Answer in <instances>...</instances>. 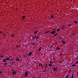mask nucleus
I'll use <instances>...</instances> for the list:
<instances>
[{"label": "nucleus", "mask_w": 78, "mask_h": 78, "mask_svg": "<svg viewBox=\"0 0 78 78\" xmlns=\"http://www.w3.org/2000/svg\"><path fill=\"white\" fill-rule=\"evenodd\" d=\"M9 60V61H11V60H9V59L8 58H6L5 59H3V61L4 62H6V61H8Z\"/></svg>", "instance_id": "1"}, {"label": "nucleus", "mask_w": 78, "mask_h": 78, "mask_svg": "<svg viewBox=\"0 0 78 78\" xmlns=\"http://www.w3.org/2000/svg\"><path fill=\"white\" fill-rule=\"evenodd\" d=\"M55 33H56L55 31H53L51 32V34L52 35H53V34H55Z\"/></svg>", "instance_id": "2"}, {"label": "nucleus", "mask_w": 78, "mask_h": 78, "mask_svg": "<svg viewBox=\"0 0 78 78\" xmlns=\"http://www.w3.org/2000/svg\"><path fill=\"white\" fill-rule=\"evenodd\" d=\"M28 72H26L25 73V77H28Z\"/></svg>", "instance_id": "3"}, {"label": "nucleus", "mask_w": 78, "mask_h": 78, "mask_svg": "<svg viewBox=\"0 0 78 78\" xmlns=\"http://www.w3.org/2000/svg\"><path fill=\"white\" fill-rule=\"evenodd\" d=\"M16 72L14 71L12 74V75H15L16 74Z\"/></svg>", "instance_id": "4"}, {"label": "nucleus", "mask_w": 78, "mask_h": 78, "mask_svg": "<svg viewBox=\"0 0 78 78\" xmlns=\"http://www.w3.org/2000/svg\"><path fill=\"white\" fill-rule=\"evenodd\" d=\"M0 58H4V55H0Z\"/></svg>", "instance_id": "5"}, {"label": "nucleus", "mask_w": 78, "mask_h": 78, "mask_svg": "<svg viewBox=\"0 0 78 78\" xmlns=\"http://www.w3.org/2000/svg\"><path fill=\"white\" fill-rule=\"evenodd\" d=\"M62 43H63L64 45L66 44V42H64V41H62Z\"/></svg>", "instance_id": "6"}, {"label": "nucleus", "mask_w": 78, "mask_h": 78, "mask_svg": "<svg viewBox=\"0 0 78 78\" xmlns=\"http://www.w3.org/2000/svg\"><path fill=\"white\" fill-rule=\"evenodd\" d=\"M50 31H46V32H45L44 34H47V33H49Z\"/></svg>", "instance_id": "7"}, {"label": "nucleus", "mask_w": 78, "mask_h": 78, "mask_svg": "<svg viewBox=\"0 0 78 78\" xmlns=\"http://www.w3.org/2000/svg\"><path fill=\"white\" fill-rule=\"evenodd\" d=\"M32 54V52H30L29 54V56H31V55Z\"/></svg>", "instance_id": "8"}, {"label": "nucleus", "mask_w": 78, "mask_h": 78, "mask_svg": "<svg viewBox=\"0 0 78 78\" xmlns=\"http://www.w3.org/2000/svg\"><path fill=\"white\" fill-rule=\"evenodd\" d=\"M56 50H60V48H59L57 47L56 48Z\"/></svg>", "instance_id": "9"}, {"label": "nucleus", "mask_w": 78, "mask_h": 78, "mask_svg": "<svg viewBox=\"0 0 78 78\" xmlns=\"http://www.w3.org/2000/svg\"><path fill=\"white\" fill-rule=\"evenodd\" d=\"M38 33V31H35V33H34V34H37V33Z\"/></svg>", "instance_id": "10"}, {"label": "nucleus", "mask_w": 78, "mask_h": 78, "mask_svg": "<svg viewBox=\"0 0 78 78\" xmlns=\"http://www.w3.org/2000/svg\"><path fill=\"white\" fill-rule=\"evenodd\" d=\"M48 66H49L51 67V66H52V64H48Z\"/></svg>", "instance_id": "11"}, {"label": "nucleus", "mask_w": 78, "mask_h": 78, "mask_svg": "<svg viewBox=\"0 0 78 78\" xmlns=\"http://www.w3.org/2000/svg\"><path fill=\"white\" fill-rule=\"evenodd\" d=\"M53 70H54V71H56V68H53Z\"/></svg>", "instance_id": "12"}, {"label": "nucleus", "mask_w": 78, "mask_h": 78, "mask_svg": "<svg viewBox=\"0 0 78 78\" xmlns=\"http://www.w3.org/2000/svg\"><path fill=\"white\" fill-rule=\"evenodd\" d=\"M41 48H42V47H40L39 49V51H41Z\"/></svg>", "instance_id": "13"}, {"label": "nucleus", "mask_w": 78, "mask_h": 78, "mask_svg": "<svg viewBox=\"0 0 78 78\" xmlns=\"http://www.w3.org/2000/svg\"><path fill=\"white\" fill-rule=\"evenodd\" d=\"M14 64V62H13L12 63V64H11V65L12 66V65H13V64Z\"/></svg>", "instance_id": "14"}, {"label": "nucleus", "mask_w": 78, "mask_h": 78, "mask_svg": "<svg viewBox=\"0 0 78 78\" xmlns=\"http://www.w3.org/2000/svg\"><path fill=\"white\" fill-rule=\"evenodd\" d=\"M3 64H4V65H5V66H6V65H7V63L5 62Z\"/></svg>", "instance_id": "15"}, {"label": "nucleus", "mask_w": 78, "mask_h": 78, "mask_svg": "<svg viewBox=\"0 0 78 78\" xmlns=\"http://www.w3.org/2000/svg\"><path fill=\"white\" fill-rule=\"evenodd\" d=\"M33 78H37V77L36 76H34L33 77Z\"/></svg>", "instance_id": "16"}, {"label": "nucleus", "mask_w": 78, "mask_h": 78, "mask_svg": "<svg viewBox=\"0 0 78 78\" xmlns=\"http://www.w3.org/2000/svg\"><path fill=\"white\" fill-rule=\"evenodd\" d=\"M65 27V26L64 25H63L62 26V30H63V28H64V27Z\"/></svg>", "instance_id": "17"}, {"label": "nucleus", "mask_w": 78, "mask_h": 78, "mask_svg": "<svg viewBox=\"0 0 78 78\" xmlns=\"http://www.w3.org/2000/svg\"><path fill=\"white\" fill-rule=\"evenodd\" d=\"M74 23L76 24V23H78V22L77 21H74Z\"/></svg>", "instance_id": "18"}, {"label": "nucleus", "mask_w": 78, "mask_h": 78, "mask_svg": "<svg viewBox=\"0 0 78 78\" xmlns=\"http://www.w3.org/2000/svg\"><path fill=\"white\" fill-rule=\"evenodd\" d=\"M41 66L42 67V68H43V66H42V65L41 64H40L39 66Z\"/></svg>", "instance_id": "19"}, {"label": "nucleus", "mask_w": 78, "mask_h": 78, "mask_svg": "<svg viewBox=\"0 0 78 78\" xmlns=\"http://www.w3.org/2000/svg\"><path fill=\"white\" fill-rule=\"evenodd\" d=\"M53 30H54V31H56V29H53Z\"/></svg>", "instance_id": "20"}, {"label": "nucleus", "mask_w": 78, "mask_h": 78, "mask_svg": "<svg viewBox=\"0 0 78 78\" xmlns=\"http://www.w3.org/2000/svg\"><path fill=\"white\" fill-rule=\"evenodd\" d=\"M74 66H76V65L75 64H73V65L72 66V67H73Z\"/></svg>", "instance_id": "21"}, {"label": "nucleus", "mask_w": 78, "mask_h": 78, "mask_svg": "<svg viewBox=\"0 0 78 78\" xmlns=\"http://www.w3.org/2000/svg\"><path fill=\"white\" fill-rule=\"evenodd\" d=\"M57 35H58V34H55L54 35V37H55V36H57Z\"/></svg>", "instance_id": "22"}, {"label": "nucleus", "mask_w": 78, "mask_h": 78, "mask_svg": "<svg viewBox=\"0 0 78 78\" xmlns=\"http://www.w3.org/2000/svg\"><path fill=\"white\" fill-rule=\"evenodd\" d=\"M19 60V58H17L16 59V61H18Z\"/></svg>", "instance_id": "23"}, {"label": "nucleus", "mask_w": 78, "mask_h": 78, "mask_svg": "<svg viewBox=\"0 0 78 78\" xmlns=\"http://www.w3.org/2000/svg\"><path fill=\"white\" fill-rule=\"evenodd\" d=\"M25 16H23L22 18V19H25Z\"/></svg>", "instance_id": "24"}, {"label": "nucleus", "mask_w": 78, "mask_h": 78, "mask_svg": "<svg viewBox=\"0 0 78 78\" xmlns=\"http://www.w3.org/2000/svg\"><path fill=\"white\" fill-rule=\"evenodd\" d=\"M57 31L58 32V31H60V29H58L57 30Z\"/></svg>", "instance_id": "25"}, {"label": "nucleus", "mask_w": 78, "mask_h": 78, "mask_svg": "<svg viewBox=\"0 0 78 78\" xmlns=\"http://www.w3.org/2000/svg\"><path fill=\"white\" fill-rule=\"evenodd\" d=\"M36 37H37V36H35L34 37V39H35V38H36Z\"/></svg>", "instance_id": "26"}, {"label": "nucleus", "mask_w": 78, "mask_h": 78, "mask_svg": "<svg viewBox=\"0 0 78 78\" xmlns=\"http://www.w3.org/2000/svg\"><path fill=\"white\" fill-rule=\"evenodd\" d=\"M47 65H48V64H46V67L47 68H48V67H47Z\"/></svg>", "instance_id": "27"}, {"label": "nucleus", "mask_w": 78, "mask_h": 78, "mask_svg": "<svg viewBox=\"0 0 78 78\" xmlns=\"http://www.w3.org/2000/svg\"><path fill=\"white\" fill-rule=\"evenodd\" d=\"M67 26H72V24L68 25Z\"/></svg>", "instance_id": "28"}, {"label": "nucleus", "mask_w": 78, "mask_h": 78, "mask_svg": "<svg viewBox=\"0 0 78 78\" xmlns=\"http://www.w3.org/2000/svg\"><path fill=\"white\" fill-rule=\"evenodd\" d=\"M38 37H39L38 36H37L35 38V39H37V38H38Z\"/></svg>", "instance_id": "29"}, {"label": "nucleus", "mask_w": 78, "mask_h": 78, "mask_svg": "<svg viewBox=\"0 0 78 78\" xmlns=\"http://www.w3.org/2000/svg\"><path fill=\"white\" fill-rule=\"evenodd\" d=\"M51 18H53V15H52L51 16Z\"/></svg>", "instance_id": "30"}, {"label": "nucleus", "mask_w": 78, "mask_h": 78, "mask_svg": "<svg viewBox=\"0 0 78 78\" xmlns=\"http://www.w3.org/2000/svg\"><path fill=\"white\" fill-rule=\"evenodd\" d=\"M78 61L76 62L75 63V64H78Z\"/></svg>", "instance_id": "31"}, {"label": "nucleus", "mask_w": 78, "mask_h": 78, "mask_svg": "<svg viewBox=\"0 0 78 78\" xmlns=\"http://www.w3.org/2000/svg\"><path fill=\"white\" fill-rule=\"evenodd\" d=\"M68 77H69V76L67 75L66 78H68Z\"/></svg>", "instance_id": "32"}, {"label": "nucleus", "mask_w": 78, "mask_h": 78, "mask_svg": "<svg viewBox=\"0 0 78 78\" xmlns=\"http://www.w3.org/2000/svg\"><path fill=\"white\" fill-rule=\"evenodd\" d=\"M2 31H1L0 32V33H1V34H2Z\"/></svg>", "instance_id": "33"}, {"label": "nucleus", "mask_w": 78, "mask_h": 78, "mask_svg": "<svg viewBox=\"0 0 78 78\" xmlns=\"http://www.w3.org/2000/svg\"><path fill=\"white\" fill-rule=\"evenodd\" d=\"M62 53H61L60 54V56H62Z\"/></svg>", "instance_id": "34"}, {"label": "nucleus", "mask_w": 78, "mask_h": 78, "mask_svg": "<svg viewBox=\"0 0 78 78\" xmlns=\"http://www.w3.org/2000/svg\"><path fill=\"white\" fill-rule=\"evenodd\" d=\"M58 62H59V63H61L62 62H61V61H59Z\"/></svg>", "instance_id": "35"}, {"label": "nucleus", "mask_w": 78, "mask_h": 78, "mask_svg": "<svg viewBox=\"0 0 78 78\" xmlns=\"http://www.w3.org/2000/svg\"><path fill=\"white\" fill-rule=\"evenodd\" d=\"M14 35H12V37H14Z\"/></svg>", "instance_id": "36"}, {"label": "nucleus", "mask_w": 78, "mask_h": 78, "mask_svg": "<svg viewBox=\"0 0 78 78\" xmlns=\"http://www.w3.org/2000/svg\"><path fill=\"white\" fill-rule=\"evenodd\" d=\"M71 72V70H70L69 72V73H70Z\"/></svg>", "instance_id": "37"}, {"label": "nucleus", "mask_w": 78, "mask_h": 78, "mask_svg": "<svg viewBox=\"0 0 78 78\" xmlns=\"http://www.w3.org/2000/svg\"><path fill=\"white\" fill-rule=\"evenodd\" d=\"M50 64H51V63H52V62H50Z\"/></svg>", "instance_id": "38"}, {"label": "nucleus", "mask_w": 78, "mask_h": 78, "mask_svg": "<svg viewBox=\"0 0 78 78\" xmlns=\"http://www.w3.org/2000/svg\"><path fill=\"white\" fill-rule=\"evenodd\" d=\"M12 71H13V72H15L14 70L13 69H12Z\"/></svg>", "instance_id": "39"}, {"label": "nucleus", "mask_w": 78, "mask_h": 78, "mask_svg": "<svg viewBox=\"0 0 78 78\" xmlns=\"http://www.w3.org/2000/svg\"><path fill=\"white\" fill-rule=\"evenodd\" d=\"M2 73V72L0 71V73Z\"/></svg>", "instance_id": "40"}, {"label": "nucleus", "mask_w": 78, "mask_h": 78, "mask_svg": "<svg viewBox=\"0 0 78 78\" xmlns=\"http://www.w3.org/2000/svg\"><path fill=\"white\" fill-rule=\"evenodd\" d=\"M16 47H19V45H17L16 46Z\"/></svg>", "instance_id": "41"}, {"label": "nucleus", "mask_w": 78, "mask_h": 78, "mask_svg": "<svg viewBox=\"0 0 78 78\" xmlns=\"http://www.w3.org/2000/svg\"><path fill=\"white\" fill-rule=\"evenodd\" d=\"M11 60L12 61H13V59L11 58Z\"/></svg>", "instance_id": "42"}, {"label": "nucleus", "mask_w": 78, "mask_h": 78, "mask_svg": "<svg viewBox=\"0 0 78 78\" xmlns=\"http://www.w3.org/2000/svg\"><path fill=\"white\" fill-rule=\"evenodd\" d=\"M60 39H62V38L61 37H60Z\"/></svg>", "instance_id": "43"}, {"label": "nucleus", "mask_w": 78, "mask_h": 78, "mask_svg": "<svg viewBox=\"0 0 78 78\" xmlns=\"http://www.w3.org/2000/svg\"><path fill=\"white\" fill-rule=\"evenodd\" d=\"M4 36H5L6 34H4Z\"/></svg>", "instance_id": "44"}, {"label": "nucleus", "mask_w": 78, "mask_h": 78, "mask_svg": "<svg viewBox=\"0 0 78 78\" xmlns=\"http://www.w3.org/2000/svg\"><path fill=\"white\" fill-rule=\"evenodd\" d=\"M35 44L34 43H33L32 45H34Z\"/></svg>", "instance_id": "45"}, {"label": "nucleus", "mask_w": 78, "mask_h": 78, "mask_svg": "<svg viewBox=\"0 0 78 78\" xmlns=\"http://www.w3.org/2000/svg\"><path fill=\"white\" fill-rule=\"evenodd\" d=\"M44 72H45V70H44V71H43Z\"/></svg>", "instance_id": "46"}, {"label": "nucleus", "mask_w": 78, "mask_h": 78, "mask_svg": "<svg viewBox=\"0 0 78 78\" xmlns=\"http://www.w3.org/2000/svg\"><path fill=\"white\" fill-rule=\"evenodd\" d=\"M53 60H55V58H54V59H53Z\"/></svg>", "instance_id": "47"}, {"label": "nucleus", "mask_w": 78, "mask_h": 78, "mask_svg": "<svg viewBox=\"0 0 78 78\" xmlns=\"http://www.w3.org/2000/svg\"><path fill=\"white\" fill-rule=\"evenodd\" d=\"M77 75H78V72H77Z\"/></svg>", "instance_id": "48"}, {"label": "nucleus", "mask_w": 78, "mask_h": 78, "mask_svg": "<svg viewBox=\"0 0 78 78\" xmlns=\"http://www.w3.org/2000/svg\"><path fill=\"white\" fill-rule=\"evenodd\" d=\"M23 57H25V55H23Z\"/></svg>", "instance_id": "49"}, {"label": "nucleus", "mask_w": 78, "mask_h": 78, "mask_svg": "<svg viewBox=\"0 0 78 78\" xmlns=\"http://www.w3.org/2000/svg\"><path fill=\"white\" fill-rule=\"evenodd\" d=\"M9 57V58H11V56H10Z\"/></svg>", "instance_id": "50"}, {"label": "nucleus", "mask_w": 78, "mask_h": 78, "mask_svg": "<svg viewBox=\"0 0 78 78\" xmlns=\"http://www.w3.org/2000/svg\"><path fill=\"white\" fill-rule=\"evenodd\" d=\"M76 59H77V60H78V57L76 58Z\"/></svg>", "instance_id": "51"}, {"label": "nucleus", "mask_w": 78, "mask_h": 78, "mask_svg": "<svg viewBox=\"0 0 78 78\" xmlns=\"http://www.w3.org/2000/svg\"><path fill=\"white\" fill-rule=\"evenodd\" d=\"M75 35V34H73V35Z\"/></svg>", "instance_id": "52"}, {"label": "nucleus", "mask_w": 78, "mask_h": 78, "mask_svg": "<svg viewBox=\"0 0 78 78\" xmlns=\"http://www.w3.org/2000/svg\"><path fill=\"white\" fill-rule=\"evenodd\" d=\"M55 44H57V43H55Z\"/></svg>", "instance_id": "53"}, {"label": "nucleus", "mask_w": 78, "mask_h": 78, "mask_svg": "<svg viewBox=\"0 0 78 78\" xmlns=\"http://www.w3.org/2000/svg\"><path fill=\"white\" fill-rule=\"evenodd\" d=\"M22 75H23V76L24 75V74H23Z\"/></svg>", "instance_id": "54"}]
</instances>
